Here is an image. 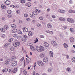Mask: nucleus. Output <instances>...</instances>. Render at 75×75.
I'll return each mask as SVG.
<instances>
[{
  "label": "nucleus",
  "instance_id": "obj_12",
  "mask_svg": "<svg viewBox=\"0 0 75 75\" xmlns=\"http://www.w3.org/2000/svg\"><path fill=\"white\" fill-rule=\"evenodd\" d=\"M4 3L6 5H8L10 4V1L8 0H6L4 2Z\"/></svg>",
  "mask_w": 75,
  "mask_h": 75
},
{
  "label": "nucleus",
  "instance_id": "obj_21",
  "mask_svg": "<svg viewBox=\"0 0 75 75\" xmlns=\"http://www.w3.org/2000/svg\"><path fill=\"white\" fill-rule=\"evenodd\" d=\"M40 50L41 51V52H42V51H44L45 49L44 48V47H43L42 46H40Z\"/></svg>",
  "mask_w": 75,
  "mask_h": 75
},
{
  "label": "nucleus",
  "instance_id": "obj_41",
  "mask_svg": "<svg viewBox=\"0 0 75 75\" xmlns=\"http://www.w3.org/2000/svg\"><path fill=\"white\" fill-rule=\"evenodd\" d=\"M7 17L8 18H11L12 17V15L10 14L8 15L7 16Z\"/></svg>",
  "mask_w": 75,
  "mask_h": 75
},
{
  "label": "nucleus",
  "instance_id": "obj_27",
  "mask_svg": "<svg viewBox=\"0 0 75 75\" xmlns=\"http://www.w3.org/2000/svg\"><path fill=\"white\" fill-rule=\"evenodd\" d=\"M47 27L49 28H52V25H51V24L50 23H48L47 24Z\"/></svg>",
  "mask_w": 75,
  "mask_h": 75
},
{
  "label": "nucleus",
  "instance_id": "obj_43",
  "mask_svg": "<svg viewBox=\"0 0 75 75\" xmlns=\"http://www.w3.org/2000/svg\"><path fill=\"white\" fill-rule=\"evenodd\" d=\"M17 35L16 34H14L13 35V37H14V38L17 37Z\"/></svg>",
  "mask_w": 75,
  "mask_h": 75
},
{
  "label": "nucleus",
  "instance_id": "obj_36",
  "mask_svg": "<svg viewBox=\"0 0 75 75\" xmlns=\"http://www.w3.org/2000/svg\"><path fill=\"white\" fill-rule=\"evenodd\" d=\"M71 61L73 62H75V57H73L71 59Z\"/></svg>",
  "mask_w": 75,
  "mask_h": 75
},
{
  "label": "nucleus",
  "instance_id": "obj_19",
  "mask_svg": "<svg viewBox=\"0 0 75 75\" xmlns=\"http://www.w3.org/2000/svg\"><path fill=\"white\" fill-rule=\"evenodd\" d=\"M25 5L28 7H30L31 6V4L30 2H28Z\"/></svg>",
  "mask_w": 75,
  "mask_h": 75
},
{
  "label": "nucleus",
  "instance_id": "obj_7",
  "mask_svg": "<svg viewBox=\"0 0 75 75\" xmlns=\"http://www.w3.org/2000/svg\"><path fill=\"white\" fill-rule=\"evenodd\" d=\"M23 36L24 37V38H22V40L23 41H25L26 40H27V39L28 37L26 35H23Z\"/></svg>",
  "mask_w": 75,
  "mask_h": 75
},
{
  "label": "nucleus",
  "instance_id": "obj_18",
  "mask_svg": "<svg viewBox=\"0 0 75 75\" xmlns=\"http://www.w3.org/2000/svg\"><path fill=\"white\" fill-rule=\"evenodd\" d=\"M44 45L46 47H48L49 46V44L47 42H45L44 44Z\"/></svg>",
  "mask_w": 75,
  "mask_h": 75
},
{
  "label": "nucleus",
  "instance_id": "obj_2",
  "mask_svg": "<svg viewBox=\"0 0 75 75\" xmlns=\"http://www.w3.org/2000/svg\"><path fill=\"white\" fill-rule=\"evenodd\" d=\"M37 64L40 67H43L44 66V63L41 61H38L37 62Z\"/></svg>",
  "mask_w": 75,
  "mask_h": 75
},
{
  "label": "nucleus",
  "instance_id": "obj_16",
  "mask_svg": "<svg viewBox=\"0 0 75 75\" xmlns=\"http://www.w3.org/2000/svg\"><path fill=\"white\" fill-rule=\"evenodd\" d=\"M36 49L37 51L39 52H41V50H40V47H36Z\"/></svg>",
  "mask_w": 75,
  "mask_h": 75
},
{
  "label": "nucleus",
  "instance_id": "obj_55",
  "mask_svg": "<svg viewBox=\"0 0 75 75\" xmlns=\"http://www.w3.org/2000/svg\"><path fill=\"white\" fill-rule=\"evenodd\" d=\"M41 26V25L39 23H38V24H37V26L38 27H40V26Z\"/></svg>",
  "mask_w": 75,
  "mask_h": 75
},
{
  "label": "nucleus",
  "instance_id": "obj_49",
  "mask_svg": "<svg viewBox=\"0 0 75 75\" xmlns=\"http://www.w3.org/2000/svg\"><path fill=\"white\" fill-rule=\"evenodd\" d=\"M30 20H31V19H30V18H26V20L28 21H30Z\"/></svg>",
  "mask_w": 75,
  "mask_h": 75
},
{
  "label": "nucleus",
  "instance_id": "obj_48",
  "mask_svg": "<svg viewBox=\"0 0 75 75\" xmlns=\"http://www.w3.org/2000/svg\"><path fill=\"white\" fill-rule=\"evenodd\" d=\"M35 10L36 11V12H37L38 13H40V10L36 9Z\"/></svg>",
  "mask_w": 75,
  "mask_h": 75
},
{
  "label": "nucleus",
  "instance_id": "obj_8",
  "mask_svg": "<svg viewBox=\"0 0 75 75\" xmlns=\"http://www.w3.org/2000/svg\"><path fill=\"white\" fill-rule=\"evenodd\" d=\"M69 40L71 42H74L75 41V39L73 37H71L70 38Z\"/></svg>",
  "mask_w": 75,
  "mask_h": 75
},
{
  "label": "nucleus",
  "instance_id": "obj_20",
  "mask_svg": "<svg viewBox=\"0 0 75 75\" xmlns=\"http://www.w3.org/2000/svg\"><path fill=\"white\" fill-rule=\"evenodd\" d=\"M28 34L29 36H32L33 35V33L31 31L28 32Z\"/></svg>",
  "mask_w": 75,
  "mask_h": 75
},
{
  "label": "nucleus",
  "instance_id": "obj_38",
  "mask_svg": "<svg viewBox=\"0 0 75 75\" xmlns=\"http://www.w3.org/2000/svg\"><path fill=\"white\" fill-rule=\"evenodd\" d=\"M7 13L8 14H11V11L10 10H8L7 11Z\"/></svg>",
  "mask_w": 75,
  "mask_h": 75
},
{
  "label": "nucleus",
  "instance_id": "obj_9",
  "mask_svg": "<svg viewBox=\"0 0 75 75\" xmlns=\"http://www.w3.org/2000/svg\"><path fill=\"white\" fill-rule=\"evenodd\" d=\"M30 47L32 51H35V48L34 46L31 45L30 46Z\"/></svg>",
  "mask_w": 75,
  "mask_h": 75
},
{
  "label": "nucleus",
  "instance_id": "obj_11",
  "mask_svg": "<svg viewBox=\"0 0 75 75\" xmlns=\"http://www.w3.org/2000/svg\"><path fill=\"white\" fill-rule=\"evenodd\" d=\"M23 30L24 33H26L28 31V29L26 28H23Z\"/></svg>",
  "mask_w": 75,
  "mask_h": 75
},
{
  "label": "nucleus",
  "instance_id": "obj_39",
  "mask_svg": "<svg viewBox=\"0 0 75 75\" xmlns=\"http://www.w3.org/2000/svg\"><path fill=\"white\" fill-rule=\"evenodd\" d=\"M33 14L35 16L36 15H37V12H36L35 11H34L33 12Z\"/></svg>",
  "mask_w": 75,
  "mask_h": 75
},
{
  "label": "nucleus",
  "instance_id": "obj_25",
  "mask_svg": "<svg viewBox=\"0 0 75 75\" xmlns=\"http://www.w3.org/2000/svg\"><path fill=\"white\" fill-rule=\"evenodd\" d=\"M30 17L34 19L35 18V16L33 14H30Z\"/></svg>",
  "mask_w": 75,
  "mask_h": 75
},
{
  "label": "nucleus",
  "instance_id": "obj_51",
  "mask_svg": "<svg viewBox=\"0 0 75 75\" xmlns=\"http://www.w3.org/2000/svg\"><path fill=\"white\" fill-rule=\"evenodd\" d=\"M23 52L25 53V54H27V52H26V51L24 50V49H23Z\"/></svg>",
  "mask_w": 75,
  "mask_h": 75
},
{
  "label": "nucleus",
  "instance_id": "obj_64",
  "mask_svg": "<svg viewBox=\"0 0 75 75\" xmlns=\"http://www.w3.org/2000/svg\"><path fill=\"white\" fill-rule=\"evenodd\" d=\"M50 31L49 30H46L45 32L47 33H50Z\"/></svg>",
  "mask_w": 75,
  "mask_h": 75
},
{
  "label": "nucleus",
  "instance_id": "obj_62",
  "mask_svg": "<svg viewBox=\"0 0 75 75\" xmlns=\"http://www.w3.org/2000/svg\"><path fill=\"white\" fill-rule=\"evenodd\" d=\"M64 47L65 48H66V43H64L63 44Z\"/></svg>",
  "mask_w": 75,
  "mask_h": 75
},
{
  "label": "nucleus",
  "instance_id": "obj_32",
  "mask_svg": "<svg viewBox=\"0 0 75 75\" xmlns=\"http://www.w3.org/2000/svg\"><path fill=\"white\" fill-rule=\"evenodd\" d=\"M20 2L22 4H23L25 3V0H21L20 1Z\"/></svg>",
  "mask_w": 75,
  "mask_h": 75
},
{
  "label": "nucleus",
  "instance_id": "obj_37",
  "mask_svg": "<svg viewBox=\"0 0 75 75\" xmlns=\"http://www.w3.org/2000/svg\"><path fill=\"white\" fill-rule=\"evenodd\" d=\"M1 37L2 38H5L6 37V35L4 34H2L1 35Z\"/></svg>",
  "mask_w": 75,
  "mask_h": 75
},
{
  "label": "nucleus",
  "instance_id": "obj_34",
  "mask_svg": "<svg viewBox=\"0 0 75 75\" xmlns=\"http://www.w3.org/2000/svg\"><path fill=\"white\" fill-rule=\"evenodd\" d=\"M4 46L5 47H6V48H7V47H8L9 46V44H8V43H6L5 45Z\"/></svg>",
  "mask_w": 75,
  "mask_h": 75
},
{
  "label": "nucleus",
  "instance_id": "obj_33",
  "mask_svg": "<svg viewBox=\"0 0 75 75\" xmlns=\"http://www.w3.org/2000/svg\"><path fill=\"white\" fill-rule=\"evenodd\" d=\"M59 11L60 13H64V12H65V11H64V10H59Z\"/></svg>",
  "mask_w": 75,
  "mask_h": 75
},
{
  "label": "nucleus",
  "instance_id": "obj_29",
  "mask_svg": "<svg viewBox=\"0 0 75 75\" xmlns=\"http://www.w3.org/2000/svg\"><path fill=\"white\" fill-rule=\"evenodd\" d=\"M59 20L63 21H65V19L63 18H59Z\"/></svg>",
  "mask_w": 75,
  "mask_h": 75
},
{
  "label": "nucleus",
  "instance_id": "obj_13",
  "mask_svg": "<svg viewBox=\"0 0 75 75\" xmlns=\"http://www.w3.org/2000/svg\"><path fill=\"white\" fill-rule=\"evenodd\" d=\"M10 62V59H7L6 60L5 62V64H6V65H7L8 64H9V62Z\"/></svg>",
  "mask_w": 75,
  "mask_h": 75
},
{
  "label": "nucleus",
  "instance_id": "obj_6",
  "mask_svg": "<svg viewBox=\"0 0 75 75\" xmlns=\"http://www.w3.org/2000/svg\"><path fill=\"white\" fill-rule=\"evenodd\" d=\"M20 42H16L13 43V45L14 47H18V46H19V45H20Z\"/></svg>",
  "mask_w": 75,
  "mask_h": 75
},
{
  "label": "nucleus",
  "instance_id": "obj_45",
  "mask_svg": "<svg viewBox=\"0 0 75 75\" xmlns=\"http://www.w3.org/2000/svg\"><path fill=\"white\" fill-rule=\"evenodd\" d=\"M52 16L53 18H55V17H56V16L54 15H52Z\"/></svg>",
  "mask_w": 75,
  "mask_h": 75
},
{
  "label": "nucleus",
  "instance_id": "obj_47",
  "mask_svg": "<svg viewBox=\"0 0 75 75\" xmlns=\"http://www.w3.org/2000/svg\"><path fill=\"white\" fill-rule=\"evenodd\" d=\"M18 34H22V32H21L20 30H18Z\"/></svg>",
  "mask_w": 75,
  "mask_h": 75
},
{
  "label": "nucleus",
  "instance_id": "obj_59",
  "mask_svg": "<svg viewBox=\"0 0 75 75\" xmlns=\"http://www.w3.org/2000/svg\"><path fill=\"white\" fill-rule=\"evenodd\" d=\"M20 11L18 10L17 11H16V13L17 14H19V13H20Z\"/></svg>",
  "mask_w": 75,
  "mask_h": 75
},
{
  "label": "nucleus",
  "instance_id": "obj_50",
  "mask_svg": "<svg viewBox=\"0 0 75 75\" xmlns=\"http://www.w3.org/2000/svg\"><path fill=\"white\" fill-rule=\"evenodd\" d=\"M24 57H23L21 59V61L22 62V61H23L24 60Z\"/></svg>",
  "mask_w": 75,
  "mask_h": 75
},
{
  "label": "nucleus",
  "instance_id": "obj_3",
  "mask_svg": "<svg viewBox=\"0 0 75 75\" xmlns=\"http://www.w3.org/2000/svg\"><path fill=\"white\" fill-rule=\"evenodd\" d=\"M17 71V68H15L14 69H10L9 72H12L13 73H16Z\"/></svg>",
  "mask_w": 75,
  "mask_h": 75
},
{
  "label": "nucleus",
  "instance_id": "obj_14",
  "mask_svg": "<svg viewBox=\"0 0 75 75\" xmlns=\"http://www.w3.org/2000/svg\"><path fill=\"white\" fill-rule=\"evenodd\" d=\"M40 58H43L45 57V54L43 53H41L40 54Z\"/></svg>",
  "mask_w": 75,
  "mask_h": 75
},
{
  "label": "nucleus",
  "instance_id": "obj_56",
  "mask_svg": "<svg viewBox=\"0 0 75 75\" xmlns=\"http://www.w3.org/2000/svg\"><path fill=\"white\" fill-rule=\"evenodd\" d=\"M41 23L42 24H46V23L45 22H41Z\"/></svg>",
  "mask_w": 75,
  "mask_h": 75
},
{
  "label": "nucleus",
  "instance_id": "obj_10",
  "mask_svg": "<svg viewBox=\"0 0 75 75\" xmlns=\"http://www.w3.org/2000/svg\"><path fill=\"white\" fill-rule=\"evenodd\" d=\"M17 62L16 61H14L13 62L12 64V66L13 67H14L15 66H16V65H17Z\"/></svg>",
  "mask_w": 75,
  "mask_h": 75
},
{
  "label": "nucleus",
  "instance_id": "obj_58",
  "mask_svg": "<svg viewBox=\"0 0 75 75\" xmlns=\"http://www.w3.org/2000/svg\"><path fill=\"white\" fill-rule=\"evenodd\" d=\"M49 34H53V32L52 31H50L49 32Z\"/></svg>",
  "mask_w": 75,
  "mask_h": 75
},
{
  "label": "nucleus",
  "instance_id": "obj_30",
  "mask_svg": "<svg viewBox=\"0 0 75 75\" xmlns=\"http://www.w3.org/2000/svg\"><path fill=\"white\" fill-rule=\"evenodd\" d=\"M66 70L68 72H71V68H70L69 67L67 68Z\"/></svg>",
  "mask_w": 75,
  "mask_h": 75
},
{
  "label": "nucleus",
  "instance_id": "obj_53",
  "mask_svg": "<svg viewBox=\"0 0 75 75\" xmlns=\"http://www.w3.org/2000/svg\"><path fill=\"white\" fill-rule=\"evenodd\" d=\"M24 16L25 17H28V15L27 14H25L24 15Z\"/></svg>",
  "mask_w": 75,
  "mask_h": 75
},
{
  "label": "nucleus",
  "instance_id": "obj_42",
  "mask_svg": "<svg viewBox=\"0 0 75 75\" xmlns=\"http://www.w3.org/2000/svg\"><path fill=\"white\" fill-rule=\"evenodd\" d=\"M10 50L11 51H14V48L13 47H11Z\"/></svg>",
  "mask_w": 75,
  "mask_h": 75
},
{
  "label": "nucleus",
  "instance_id": "obj_17",
  "mask_svg": "<svg viewBox=\"0 0 75 75\" xmlns=\"http://www.w3.org/2000/svg\"><path fill=\"white\" fill-rule=\"evenodd\" d=\"M4 28L5 30H8L9 28L8 27V26L6 25H4Z\"/></svg>",
  "mask_w": 75,
  "mask_h": 75
},
{
  "label": "nucleus",
  "instance_id": "obj_23",
  "mask_svg": "<svg viewBox=\"0 0 75 75\" xmlns=\"http://www.w3.org/2000/svg\"><path fill=\"white\" fill-rule=\"evenodd\" d=\"M11 27L13 28H15L16 27V25L14 24H12L11 25Z\"/></svg>",
  "mask_w": 75,
  "mask_h": 75
},
{
  "label": "nucleus",
  "instance_id": "obj_46",
  "mask_svg": "<svg viewBox=\"0 0 75 75\" xmlns=\"http://www.w3.org/2000/svg\"><path fill=\"white\" fill-rule=\"evenodd\" d=\"M35 43H36L37 42H38V40L37 38H36V40H35Z\"/></svg>",
  "mask_w": 75,
  "mask_h": 75
},
{
  "label": "nucleus",
  "instance_id": "obj_5",
  "mask_svg": "<svg viewBox=\"0 0 75 75\" xmlns=\"http://www.w3.org/2000/svg\"><path fill=\"white\" fill-rule=\"evenodd\" d=\"M51 43L52 45L54 46V47H57V46H58V44H57L56 42L54 41H51Z\"/></svg>",
  "mask_w": 75,
  "mask_h": 75
},
{
  "label": "nucleus",
  "instance_id": "obj_35",
  "mask_svg": "<svg viewBox=\"0 0 75 75\" xmlns=\"http://www.w3.org/2000/svg\"><path fill=\"white\" fill-rule=\"evenodd\" d=\"M15 59H16V57H15V56H13L11 58V60L12 61H14V60H15Z\"/></svg>",
  "mask_w": 75,
  "mask_h": 75
},
{
  "label": "nucleus",
  "instance_id": "obj_61",
  "mask_svg": "<svg viewBox=\"0 0 75 75\" xmlns=\"http://www.w3.org/2000/svg\"><path fill=\"white\" fill-rule=\"evenodd\" d=\"M50 8H48V9H47V12H48L50 11Z\"/></svg>",
  "mask_w": 75,
  "mask_h": 75
},
{
  "label": "nucleus",
  "instance_id": "obj_24",
  "mask_svg": "<svg viewBox=\"0 0 75 75\" xmlns=\"http://www.w3.org/2000/svg\"><path fill=\"white\" fill-rule=\"evenodd\" d=\"M1 9H5L6 7L4 5H1Z\"/></svg>",
  "mask_w": 75,
  "mask_h": 75
},
{
  "label": "nucleus",
  "instance_id": "obj_40",
  "mask_svg": "<svg viewBox=\"0 0 75 75\" xmlns=\"http://www.w3.org/2000/svg\"><path fill=\"white\" fill-rule=\"evenodd\" d=\"M70 31H71V32H74V28H70Z\"/></svg>",
  "mask_w": 75,
  "mask_h": 75
},
{
  "label": "nucleus",
  "instance_id": "obj_57",
  "mask_svg": "<svg viewBox=\"0 0 75 75\" xmlns=\"http://www.w3.org/2000/svg\"><path fill=\"white\" fill-rule=\"evenodd\" d=\"M8 68H6L5 69V72H7V71H8Z\"/></svg>",
  "mask_w": 75,
  "mask_h": 75
},
{
  "label": "nucleus",
  "instance_id": "obj_63",
  "mask_svg": "<svg viewBox=\"0 0 75 75\" xmlns=\"http://www.w3.org/2000/svg\"><path fill=\"white\" fill-rule=\"evenodd\" d=\"M40 38H44V36L42 35H40Z\"/></svg>",
  "mask_w": 75,
  "mask_h": 75
},
{
  "label": "nucleus",
  "instance_id": "obj_22",
  "mask_svg": "<svg viewBox=\"0 0 75 75\" xmlns=\"http://www.w3.org/2000/svg\"><path fill=\"white\" fill-rule=\"evenodd\" d=\"M50 55L51 57H53V53L51 51H50Z\"/></svg>",
  "mask_w": 75,
  "mask_h": 75
},
{
  "label": "nucleus",
  "instance_id": "obj_1",
  "mask_svg": "<svg viewBox=\"0 0 75 75\" xmlns=\"http://www.w3.org/2000/svg\"><path fill=\"white\" fill-rule=\"evenodd\" d=\"M31 58H29L28 59L27 58H26V62H25V60L24 61V67L25 66V64L26 65H28L30 63L29 62H31Z\"/></svg>",
  "mask_w": 75,
  "mask_h": 75
},
{
  "label": "nucleus",
  "instance_id": "obj_28",
  "mask_svg": "<svg viewBox=\"0 0 75 75\" xmlns=\"http://www.w3.org/2000/svg\"><path fill=\"white\" fill-rule=\"evenodd\" d=\"M17 31V29H14L12 30V33H15Z\"/></svg>",
  "mask_w": 75,
  "mask_h": 75
},
{
  "label": "nucleus",
  "instance_id": "obj_26",
  "mask_svg": "<svg viewBox=\"0 0 75 75\" xmlns=\"http://www.w3.org/2000/svg\"><path fill=\"white\" fill-rule=\"evenodd\" d=\"M69 12L70 13H75V11L72 10H70L69 11Z\"/></svg>",
  "mask_w": 75,
  "mask_h": 75
},
{
  "label": "nucleus",
  "instance_id": "obj_54",
  "mask_svg": "<svg viewBox=\"0 0 75 75\" xmlns=\"http://www.w3.org/2000/svg\"><path fill=\"white\" fill-rule=\"evenodd\" d=\"M11 7H13V8H16V6H15L14 5H11Z\"/></svg>",
  "mask_w": 75,
  "mask_h": 75
},
{
  "label": "nucleus",
  "instance_id": "obj_15",
  "mask_svg": "<svg viewBox=\"0 0 75 75\" xmlns=\"http://www.w3.org/2000/svg\"><path fill=\"white\" fill-rule=\"evenodd\" d=\"M1 31L2 33H4L5 31H6V30L4 28H0Z\"/></svg>",
  "mask_w": 75,
  "mask_h": 75
},
{
  "label": "nucleus",
  "instance_id": "obj_31",
  "mask_svg": "<svg viewBox=\"0 0 75 75\" xmlns=\"http://www.w3.org/2000/svg\"><path fill=\"white\" fill-rule=\"evenodd\" d=\"M43 62H48V59L45 58L43 60Z\"/></svg>",
  "mask_w": 75,
  "mask_h": 75
},
{
  "label": "nucleus",
  "instance_id": "obj_4",
  "mask_svg": "<svg viewBox=\"0 0 75 75\" xmlns=\"http://www.w3.org/2000/svg\"><path fill=\"white\" fill-rule=\"evenodd\" d=\"M67 21L71 23H74V20L71 18H68Z\"/></svg>",
  "mask_w": 75,
  "mask_h": 75
},
{
  "label": "nucleus",
  "instance_id": "obj_52",
  "mask_svg": "<svg viewBox=\"0 0 75 75\" xmlns=\"http://www.w3.org/2000/svg\"><path fill=\"white\" fill-rule=\"evenodd\" d=\"M23 74H27V71L26 70H25L23 72Z\"/></svg>",
  "mask_w": 75,
  "mask_h": 75
},
{
  "label": "nucleus",
  "instance_id": "obj_60",
  "mask_svg": "<svg viewBox=\"0 0 75 75\" xmlns=\"http://www.w3.org/2000/svg\"><path fill=\"white\" fill-rule=\"evenodd\" d=\"M39 19L40 20H43V18L41 17H40L39 18Z\"/></svg>",
  "mask_w": 75,
  "mask_h": 75
},
{
  "label": "nucleus",
  "instance_id": "obj_44",
  "mask_svg": "<svg viewBox=\"0 0 75 75\" xmlns=\"http://www.w3.org/2000/svg\"><path fill=\"white\" fill-rule=\"evenodd\" d=\"M9 41L10 42H12L13 41V39H10L9 40Z\"/></svg>",
  "mask_w": 75,
  "mask_h": 75
}]
</instances>
